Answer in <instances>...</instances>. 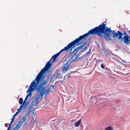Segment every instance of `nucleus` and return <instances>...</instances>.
Returning <instances> with one entry per match:
<instances>
[{
	"instance_id": "obj_1",
	"label": "nucleus",
	"mask_w": 130,
	"mask_h": 130,
	"mask_svg": "<svg viewBox=\"0 0 130 130\" xmlns=\"http://www.w3.org/2000/svg\"><path fill=\"white\" fill-rule=\"evenodd\" d=\"M106 24L103 23L99 26L91 29L87 33L80 36L77 38L80 41L90 34H97L101 38H105L106 40H111V36L112 34L113 37V33L116 32H115V30L112 31L110 28L107 27L106 26Z\"/></svg>"
},
{
	"instance_id": "obj_2",
	"label": "nucleus",
	"mask_w": 130,
	"mask_h": 130,
	"mask_svg": "<svg viewBox=\"0 0 130 130\" xmlns=\"http://www.w3.org/2000/svg\"><path fill=\"white\" fill-rule=\"evenodd\" d=\"M51 65L50 61L47 62L45 66L41 70L37 76L36 79L33 80V89L37 88V89L42 88V90H43L45 88L43 86V85L46 84V82H43L42 83L39 84V82L41 79L42 77L45 72L48 71Z\"/></svg>"
},
{
	"instance_id": "obj_3",
	"label": "nucleus",
	"mask_w": 130,
	"mask_h": 130,
	"mask_svg": "<svg viewBox=\"0 0 130 130\" xmlns=\"http://www.w3.org/2000/svg\"><path fill=\"white\" fill-rule=\"evenodd\" d=\"M113 37L118 39L122 42L123 41L124 43L127 45H130V36H129L124 31L123 33L120 31H118L116 33H114Z\"/></svg>"
},
{
	"instance_id": "obj_4",
	"label": "nucleus",
	"mask_w": 130,
	"mask_h": 130,
	"mask_svg": "<svg viewBox=\"0 0 130 130\" xmlns=\"http://www.w3.org/2000/svg\"><path fill=\"white\" fill-rule=\"evenodd\" d=\"M47 84V83L46 82V84L43 85V86L45 88V89L44 90H43L42 91V88L40 89H37V88H35L33 89V91L35 90L36 91H38V92L40 93V94L39 96L36 98L33 101V105H34L35 106H36L38 104V100L40 98H41L42 97L44 94H45V96H46V95L49 93H50L51 91L48 88L45 91V89L46 87V86H45V85H46Z\"/></svg>"
},
{
	"instance_id": "obj_5",
	"label": "nucleus",
	"mask_w": 130,
	"mask_h": 130,
	"mask_svg": "<svg viewBox=\"0 0 130 130\" xmlns=\"http://www.w3.org/2000/svg\"><path fill=\"white\" fill-rule=\"evenodd\" d=\"M79 41V40L78 39V38L76 39L73 41L69 44L64 48L61 50L59 52L53 55L52 57L53 59V62L55 61L57 57L59 55L61 52L65 51H69V50L70 49V48L73 47L74 45L78 43Z\"/></svg>"
},
{
	"instance_id": "obj_6",
	"label": "nucleus",
	"mask_w": 130,
	"mask_h": 130,
	"mask_svg": "<svg viewBox=\"0 0 130 130\" xmlns=\"http://www.w3.org/2000/svg\"><path fill=\"white\" fill-rule=\"evenodd\" d=\"M85 44L82 45L78 47L77 48L74 49V50L73 52L72 51V47L70 48H71V50H70V52L71 53H74L75 51L76 52V53L74 54L73 56L71 58L73 60V61H77L79 59V58H78L77 56H76V54L82 48V52H84L85 51L87 50V48L86 47V46H85Z\"/></svg>"
},
{
	"instance_id": "obj_7",
	"label": "nucleus",
	"mask_w": 130,
	"mask_h": 130,
	"mask_svg": "<svg viewBox=\"0 0 130 130\" xmlns=\"http://www.w3.org/2000/svg\"><path fill=\"white\" fill-rule=\"evenodd\" d=\"M32 82L31 83L29 87L26 92L27 93H29L27 94L26 96L25 100H24L23 104L22 105L24 106L25 105L24 107V108L27 105V104L26 103V101H27L28 98L29 96V98H30L32 96Z\"/></svg>"
},
{
	"instance_id": "obj_8",
	"label": "nucleus",
	"mask_w": 130,
	"mask_h": 130,
	"mask_svg": "<svg viewBox=\"0 0 130 130\" xmlns=\"http://www.w3.org/2000/svg\"><path fill=\"white\" fill-rule=\"evenodd\" d=\"M67 59L66 58V63L64 64L63 66L62 67V73H65L66 71L69 69V67L71 64V61L70 59L68 61H67Z\"/></svg>"
},
{
	"instance_id": "obj_9",
	"label": "nucleus",
	"mask_w": 130,
	"mask_h": 130,
	"mask_svg": "<svg viewBox=\"0 0 130 130\" xmlns=\"http://www.w3.org/2000/svg\"><path fill=\"white\" fill-rule=\"evenodd\" d=\"M55 78H60L62 77V75L59 72H58L54 74Z\"/></svg>"
},
{
	"instance_id": "obj_10",
	"label": "nucleus",
	"mask_w": 130,
	"mask_h": 130,
	"mask_svg": "<svg viewBox=\"0 0 130 130\" xmlns=\"http://www.w3.org/2000/svg\"><path fill=\"white\" fill-rule=\"evenodd\" d=\"M103 71L107 76L109 75L111 73V71L108 68L103 70Z\"/></svg>"
},
{
	"instance_id": "obj_11",
	"label": "nucleus",
	"mask_w": 130,
	"mask_h": 130,
	"mask_svg": "<svg viewBox=\"0 0 130 130\" xmlns=\"http://www.w3.org/2000/svg\"><path fill=\"white\" fill-rule=\"evenodd\" d=\"M19 122L18 124H16L14 128L15 130L19 129L21 126V124L20 125L19 124Z\"/></svg>"
},
{
	"instance_id": "obj_12",
	"label": "nucleus",
	"mask_w": 130,
	"mask_h": 130,
	"mask_svg": "<svg viewBox=\"0 0 130 130\" xmlns=\"http://www.w3.org/2000/svg\"><path fill=\"white\" fill-rule=\"evenodd\" d=\"M32 106L31 105H30L29 106V107L28 109V113L27 114V115L28 116H30V114L29 113L30 112H31L32 111Z\"/></svg>"
},
{
	"instance_id": "obj_13",
	"label": "nucleus",
	"mask_w": 130,
	"mask_h": 130,
	"mask_svg": "<svg viewBox=\"0 0 130 130\" xmlns=\"http://www.w3.org/2000/svg\"><path fill=\"white\" fill-rule=\"evenodd\" d=\"M80 123V121L79 120L76 122L74 124L75 125L76 127H78Z\"/></svg>"
},
{
	"instance_id": "obj_14",
	"label": "nucleus",
	"mask_w": 130,
	"mask_h": 130,
	"mask_svg": "<svg viewBox=\"0 0 130 130\" xmlns=\"http://www.w3.org/2000/svg\"><path fill=\"white\" fill-rule=\"evenodd\" d=\"M101 51H102V52L103 54H104L105 55H106V50L104 48H103L101 49Z\"/></svg>"
},
{
	"instance_id": "obj_15",
	"label": "nucleus",
	"mask_w": 130,
	"mask_h": 130,
	"mask_svg": "<svg viewBox=\"0 0 130 130\" xmlns=\"http://www.w3.org/2000/svg\"><path fill=\"white\" fill-rule=\"evenodd\" d=\"M105 130H113V128L111 126H109L107 127Z\"/></svg>"
},
{
	"instance_id": "obj_16",
	"label": "nucleus",
	"mask_w": 130,
	"mask_h": 130,
	"mask_svg": "<svg viewBox=\"0 0 130 130\" xmlns=\"http://www.w3.org/2000/svg\"><path fill=\"white\" fill-rule=\"evenodd\" d=\"M25 121V119L24 117H23L20 120V122L22 123L24 122Z\"/></svg>"
},
{
	"instance_id": "obj_17",
	"label": "nucleus",
	"mask_w": 130,
	"mask_h": 130,
	"mask_svg": "<svg viewBox=\"0 0 130 130\" xmlns=\"http://www.w3.org/2000/svg\"><path fill=\"white\" fill-rule=\"evenodd\" d=\"M23 99L22 98H20L19 99V103L20 104H22L23 103Z\"/></svg>"
},
{
	"instance_id": "obj_18",
	"label": "nucleus",
	"mask_w": 130,
	"mask_h": 130,
	"mask_svg": "<svg viewBox=\"0 0 130 130\" xmlns=\"http://www.w3.org/2000/svg\"><path fill=\"white\" fill-rule=\"evenodd\" d=\"M106 66L105 65H104L103 63H102L101 65V67L102 69H103V70H104L106 69H107V68L105 67Z\"/></svg>"
},
{
	"instance_id": "obj_19",
	"label": "nucleus",
	"mask_w": 130,
	"mask_h": 130,
	"mask_svg": "<svg viewBox=\"0 0 130 130\" xmlns=\"http://www.w3.org/2000/svg\"><path fill=\"white\" fill-rule=\"evenodd\" d=\"M105 55L108 58H111V57L110 56V54L109 53H106Z\"/></svg>"
},
{
	"instance_id": "obj_20",
	"label": "nucleus",
	"mask_w": 130,
	"mask_h": 130,
	"mask_svg": "<svg viewBox=\"0 0 130 130\" xmlns=\"http://www.w3.org/2000/svg\"><path fill=\"white\" fill-rule=\"evenodd\" d=\"M22 107H23L24 108V107L23 106V105H21L20 108L19 109H18V111H19V112H20V110L22 109Z\"/></svg>"
},
{
	"instance_id": "obj_21",
	"label": "nucleus",
	"mask_w": 130,
	"mask_h": 130,
	"mask_svg": "<svg viewBox=\"0 0 130 130\" xmlns=\"http://www.w3.org/2000/svg\"><path fill=\"white\" fill-rule=\"evenodd\" d=\"M91 51V50H90V51L89 52H88L86 53V54H85V55H86V57H87V56H88L89 55V54L90 53Z\"/></svg>"
},
{
	"instance_id": "obj_22",
	"label": "nucleus",
	"mask_w": 130,
	"mask_h": 130,
	"mask_svg": "<svg viewBox=\"0 0 130 130\" xmlns=\"http://www.w3.org/2000/svg\"><path fill=\"white\" fill-rule=\"evenodd\" d=\"M14 116L11 119V122H14Z\"/></svg>"
},
{
	"instance_id": "obj_23",
	"label": "nucleus",
	"mask_w": 130,
	"mask_h": 130,
	"mask_svg": "<svg viewBox=\"0 0 130 130\" xmlns=\"http://www.w3.org/2000/svg\"><path fill=\"white\" fill-rule=\"evenodd\" d=\"M19 113V111H17V112L15 113L13 115V116H14V117H15V116L17 115L18 113Z\"/></svg>"
},
{
	"instance_id": "obj_24",
	"label": "nucleus",
	"mask_w": 130,
	"mask_h": 130,
	"mask_svg": "<svg viewBox=\"0 0 130 130\" xmlns=\"http://www.w3.org/2000/svg\"><path fill=\"white\" fill-rule=\"evenodd\" d=\"M65 77H67V79H68L70 77V75H66L65 76Z\"/></svg>"
},
{
	"instance_id": "obj_25",
	"label": "nucleus",
	"mask_w": 130,
	"mask_h": 130,
	"mask_svg": "<svg viewBox=\"0 0 130 130\" xmlns=\"http://www.w3.org/2000/svg\"><path fill=\"white\" fill-rule=\"evenodd\" d=\"M36 119L34 121V123H36L37 124V122L36 121Z\"/></svg>"
},
{
	"instance_id": "obj_26",
	"label": "nucleus",
	"mask_w": 130,
	"mask_h": 130,
	"mask_svg": "<svg viewBox=\"0 0 130 130\" xmlns=\"http://www.w3.org/2000/svg\"><path fill=\"white\" fill-rule=\"evenodd\" d=\"M11 128V126H10V125H9L8 127V128L7 130H9Z\"/></svg>"
},
{
	"instance_id": "obj_27",
	"label": "nucleus",
	"mask_w": 130,
	"mask_h": 130,
	"mask_svg": "<svg viewBox=\"0 0 130 130\" xmlns=\"http://www.w3.org/2000/svg\"><path fill=\"white\" fill-rule=\"evenodd\" d=\"M26 122H25L24 124V127H26Z\"/></svg>"
},
{
	"instance_id": "obj_28",
	"label": "nucleus",
	"mask_w": 130,
	"mask_h": 130,
	"mask_svg": "<svg viewBox=\"0 0 130 130\" xmlns=\"http://www.w3.org/2000/svg\"><path fill=\"white\" fill-rule=\"evenodd\" d=\"M50 87H53V89H54V86L53 85H52L50 86Z\"/></svg>"
},
{
	"instance_id": "obj_29",
	"label": "nucleus",
	"mask_w": 130,
	"mask_h": 130,
	"mask_svg": "<svg viewBox=\"0 0 130 130\" xmlns=\"http://www.w3.org/2000/svg\"><path fill=\"white\" fill-rule=\"evenodd\" d=\"M13 122H11H11L9 124V125H10V126H11V124H12V123Z\"/></svg>"
},
{
	"instance_id": "obj_30",
	"label": "nucleus",
	"mask_w": 130,
	"mask_h": 130,
	"mask_svg": "<svg viewBox=\"0 0 130 130\" xmlns=\"http://www.w3.org/2000/svg\"><path fill=\"white\" fill-rule=\"evenodd\" d=\"M128 32L129 34H130V30H129L128 31Z\"/></svg>"
},
{
	"instance_id": "obj_31",
	"label": "nucleus",
	"mask_w": 130,
	"mask_h": 130,
	"mask_svg": "<svg viewBox=\"0 0 130 130\" xmlns=\"http://www.w3.org/2000/svg\"><path fill=\"white\" fill-rule=\"evenodd\" d=\"M117 73L118 74H119V72H117Z\"/></svg>"
},
{
	"instance_id": "obj_32",
	"label": "nucleus",
	"mask_w": 130,
	"mask_h": 130,
	"mask_svg": "<svg viewBox=\"0 0 130 130\" xmlns=\"http://www.w3.org/2000/svg\"><path fill=\"white\" fill-rule=\"evenodd\" d=\"M69 99H70V98L68 99V100H66V101H67L68 100H69Z\"/></svg>"
},
{
	"instance_id": "obj_33",
	"label": "nucleus",
	"mask_w": 130,
	"mask_h": 130,
	"mask_svg": "<svg viewBox=\"0 0 130 130\" xmlns=\"http://www.w3.org/2000/svg\"><path fill=\"white\" fill-rule=\"evenodd\" d=\"M33 115L34 114V112H33Z\"/></svg>"
},
{
	"instance_id": "obj_34",
	"label": "nucleus",
	"mask_w": 130,
	"mask_h": 130,
	"mask_svg": "<svg viewBox=\"0 0 130 130\" xmlns=\"http://www.w3.org/2000/svg\"><path fill=\"white\" fill-rule=\"evenodd\" d=\"M13 130H15L14 128Z\"/></svg>"
},
{
	"instance_id": "obj_35",
	"label": "nucleus",
	"mask_w": 130,
	"mask_h": 130,
	"mask_svg": "<svg viewBox=\"0 0 130 130\" xmlns=\"http://www.w3.org/2000/svg\"><path fill=\"white\" fill-rule=\"evenodd\" d=\"M73 72H71L72 73Z\"/></svg>"
}]
</instances>
